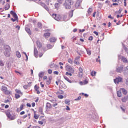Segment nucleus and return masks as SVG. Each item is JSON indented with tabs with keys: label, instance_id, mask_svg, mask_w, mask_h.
I'll use <instances>...</instances> for the list:
<instances>
[{
	"label": "nucleus",
	"instance_id": "obj_43",
	"mask_svg": "<svg viewBox=\"0 0 128 128\" xmlns=\"http://www.w3.org/2000/svg\"><path fill=\"white\" fill-rule=\"evenodd\" d=\"M72 16H74V10H72V12H70V17L72 18Z\"/></svg>",
	"mask_w": 128,
	"mask_h": 128
},
{
	"label": "nucleus",
	"instance_id": "obj_36",
	"mask_svg": "<svg viewBox=\"0 0 128 128\" xmlns=\"http://www.w3.org/2000/svg\"><path fill=\"white\" fill-rule=\"evenodd\" d=\"M21 97L20 94H16V100H18Z\"/></svg>",
	"mask_w": 128,
	"mask_h": 128
},
{
	"label": "nucleus",
	"instance_id": "obj_58",
	"mask_svg": "<svg viewBox=\"0 0 128 128\" xmlns=\"http://www.w3.org/2000/svg\"><path fill=\"white\" fill-rule=\"evenodd\" d=\"M82 98V97L81 96H79L78 97V98L76 99V101H78V100H80Z\"/></svg>",
	"mask_w": 128,
	"mask_h": 128
},
{
	"label": "nucleus",
	"instance_id": "obj_13",
	"mask_svg": "<svg viewBox=\"0 0 128 128\" xmlns=\"http://www.w3.org/2000/svg\"><path fill=\"white\" fill-rule=\"evenodd\" d=\"M4 50H6L5 52H10L11 50L10 47L8 45L4 46Z\"/></svg>",
	"mask_w": 128,
	"mask_h": 128
},
{
	"label": "nucleus",
	"instance_id": "obj_5",
	"mask_svg": "<svg viewBox=\"0 0 128 128\" xmlns=\"http://www.w3.org/2000/svg\"><path fill=\"white\" fill-rule=\"evenodd\" d=\"M56 83L57 86H61L64 88H66V86L62 80H58V82H56Z\"/></svg>",
	"mask_w": 128,
	"mask_h": 128
},
{
	"label": "nucleus",
	"instance_id": "obj_8",
	"mask_svg": "<svg viewBox=\"0 0 128 128\" xmlns=\"http://www.w3.org/2000/svg\"><path fill=\"white\" fill-rule=\"evenodd\" d=\"M40 4L44 8L47 12H50V8L44 3L40 2Z\"/></svg>",
	"mask_w": 128,
	"mask_h": 128
},
{
	"label": "nucleus",
	"instance_id": "obj_2",
	"mask_svg": "<svg viewBox=\"0 0 128 128\" xmlns=\"http://www.w3.org/2000/svg\"><path fill=\"white\" fill-rule=\"evenodd\" d=\"M11 112L10 110H8L6 112V114L7 116V117L10 118L11 120H14L16 119V116H13L10 114Z\"/></svg>",
	"mask_w": 128,
	"mask_h": 128
},
{
	"label": "nucleus",
	"instance_id": "obj_44",
	"mask_svg": "<svg viewBox=\"0 0 128 128\" xmlns=\"http://www.w3.org/2000/svg\"><path fill=\"white\" fill-rule=\"evenodd\" d=\"M47 48L48 50H52V46L50 44H48V45Z\"/></svg>",
	"mask_w": 128,
	"mask_h": 128
},
{
	"label": "nucleus",
	"instance_id": "obj_56",
	"mask_svg": "<svg viewBox=\"0 0 128 128\" xmlns=\"http://www.w3.org/2000/svg\"><path fill=\"white\" fill-rule=\"evenodd\" d=\"M68 62H69V64H72V59L68 60Z\"/></svg>",
	"mask_w": 128,
	"mask_h": 128
},
{
	"label": "nucleus",
	"instance_id": "obj_17",
	"mask_svg": "<svg viewBox=\"0 0 128 128\" xmlns=\"http://www.w3.org/2000/svg\"><path fill=\"white\" fill-rule=\"evenodd\" d=\"M44 76V72H41L39 74V78L40 80H42Z\"/></svg>",
	"mask_w": 128,
	"mask_h": 128
},
{
	"label": "nucleus",
	"instance_id": "obj_62",
	"mask_svg": "<svg viewBox=\"0 0 128 128\" xmlns=\"http://www.w3.org/2000/svg\"><path fill=\"white\" fill-rule=\"evenodd\" d=\"M117 2L118 4H122L121 0H118Z\"/></svg>",
	"mask_w": 128,
	"mask_h": 128
},
{
	"label": "nucleus",
	"instance_id": "obj_33",
	"mask_svg": "<svg viewBox=\"0 0 128 128\" xmlns=\"http://www.w3.org/2000/svg\"><path fill=\"white\" fill-rule=\"evenodd\" d=\"M124 79L122 77L118 76L116 79H114V80H122Z\"/></svg>",
	"mask_w": 128,
	"mask_h": 128
},
{
	"label": "nucleus",
	"instance_id": "obj_24",
	"mask_svg": "<svg viewBox=\"0 0 128 128\" xmlns=\"http://www.w3.org/2000/svg\"><path fill=\"white\" fill-rule=\"evenodd\" d=\"M121 90L122 92L124 95H126L128 94V91H126L124 88H121L120 91Z\"/></svg>",
	"mask_w": 128,
	"mask_h": 128
},
{
	"label": "nucleus",
	"instance_id": "obj_19",
	"mask_svg": "<svg viewBox=\"0 0 128 128\" xmlns=\"http://www.w3.org/2000/svg\"><path fill=\"white\" fill-rule=\"evenodd\" d=\"M6 90H8V88H6V86H2V91L4 92Z\"/></svg>",
	"mask_w": 128,
	"mask_h": 128
},
{
	"label": "nucleus",
	"instance_id": "obj_10",
	"mask_svg": "<svg viewBox=\"0 0 128 128\" xmlns=\"http://www.w3.org/2000/svg\"><path fill=\"white\" fill-rule=\"evenodd\" d=\"M34 56L36 58L38 56V51L36 47H34Z\"/></svg>",
	"mask_w": 128,
	"mask_h": 128
},
{
	"label": "nucleus",
	"instance_id": "obj_22",
	"mask_svg": "<svg viewBox=\"0 0 128 128\" xmlns=\"http://www.w3.org/2000/svg\"><path fill=\"white\" fill-rule=\"evenodd\" d=\"M24 104H22V106H20V108H18L17 111L20 112L24 110Z\"/></svg>",
	"mask_w": 128,
	"mask_h": 128
},
{
	"label": "nucleus",
	"instance_id": "obj_53",
	"mask_svg": "<svg viewBox=\"0 0 128 128\" xmlns=\"http://www.w3.org/2000/svg\"><path fill=\"white\" fill-rule=\"evenodd\" d=\"M121 109L124 112H126V108L125 107H121Z\"/></svg>",
	"mask_w": 128,
	"mask_h": 128
},
{
	"label": "nucleus",
	"instance_id": "obj_46",
	"mask_svg": "<svg viewBox=\"0 0 128 128\" xmlns=\"http://www.w3.org/2000/svg\"><path fill=\"white\" fill-rule=\"evenodd\" d=\"M58 6H59V4H58V3H56V4H55V8H56V10H58Z\"/></svg>",
	"mask_w": 128,
	"mask_h": 128
},
{
	"label": "nucleus",
	"instance_id": "obj_18",
	"mask_svg": "<svg viewBox=\"0 0 128 128\" xmlns=\"http://www.w3.org/2000/svg\"><path fill=\"white\" fill-rule=\"evenodd\" d=\"M36 44L39 48H42V44L40 41H37Z\"/></svg>",
	"mask_w": 128,
	"mask_h": 128
},
{
	"label": "nucleus",
	"instance_id": "obj_9",
	"mask_svg": "<svg viewBox=\"0 0 128 128\" xmlns=\"http://www.w3.org/2000/svg\"><path fill=\"white\" fill-rule=\"evenodd\" d=\"M82 0H78L76 4V8H78L80 6V5L82 4Z\"/></svg>",
	"mask_w": 128,
	"mask_h": 128
},
{
	"label": "nucleus",
	"instance_id": "obj_39",
	"mask_svg": "<svg viewBox=\"0 0 128 128\" xmlns=\"http://www.w3.org/2000/svg\"><path fill=\"white\" fill-rule=\"evenodd\" d=\"M87 54L89 56H92V51H90V50H86Z\"/></svg>",
	"mask_w": 128,
	"mask_h": 128
},
{
	"label": "nucleus",
	"instance_id": "obj_57",
	"mask_svg": "<svg viewBox=\"0 0 128 128\" xmlns=\"http://www.w3.org/2000/svg\"><path fill=\"white\" fill-rule=\"evenodd\" d=\"M54 74H56V76H58V74H60V72H58L55 71V72H54Z\"/></svg>",
	"mask_w": 128,
	"mask_h": 128
},
{
	"label": "nucleus",
	"instance_id": "obj_61",
	"mask_svg": "<svg viewBox=\"0 0 128 128\" xmlns=\"http://www.w3.org/2000/svg\"><path fill=\"white\" fill-rule=\"evenodd\" d=\"M80 73H82V72H84V70H82V68H80Z\"/></svg>",
	"mask_w": 128,
	"mask_h": 128
},
{
	"label": "nucleus",
	"instance_id": "obj_31",
	"mask_svg": "<svg viewBox=\"0 0 128 128\" xmlns=\"http://www.w3.org/2000/svg\"><path fill=\"white\" fill-rule=\"evenodd\" d=\"M65 104H68V106H70V100H65Z\"/></svg>",
	"mask_w": 128,
	"mask_h": 128
},
{
	"label": "nucleus",
	"instance_id": "obj_29",
	"mask_svg": "<svg viewBox=\"0 0 128 128\" xmlns=\"http://www.w3.org/2000/svg\"><path fill=\"white\" fill-rule=\"evenodd\" d=\"M50 42H56V38H52L50 39Z\"/></svg>",
	"mask_w": 128,
	"mask_h": 128
},
{
	"label": "nucleus",
	"instance_id": "obj_47",
	"mask_svg": "<svg viewBox=\"0 0 128 128\" xmlns=\"http://www.w3.org/2000/svg\"><path fill=\"white\" fill-rule=\"evenodd\" d=\"M66 76H72V72L70 73L68 72H66Z\"/></svg>",
	"mask_w": 128,
	"mask_h": 128
},
{
	"label": "nucleus",
	"instance_id": "obj_15",
	"mask_svg": "<svg viewBox=\"0 0 128 128\" xmlns=\"http://www.w3.org/2000/svg\"><path fill=\"white\" fill-rule=\"evenodd\" d=\"M4 54L6 58H10V51L5 52Z\"/></svg>",
	"mask_w": 128,
	"mask_h": 128
},
{
	"label": "nucleus",
	"instance_id": "obj_21",
	"mask_svg": "<svg viewBox=\"0 0 128 128\" xmlns=\"http://www.w3.org/2000/svg\"><path fill=\"white\" fill-rule=\"evenodd\" d=\"M10 8V6L9 4H7L5 6L4 10H8Z\"/></svg>",
	"mask_w": 128,
	"mask_h": 128
},
{
	"label": "nucleus",
	"instance_id": "obj_32",
	"mask_svg": "<svg viewBox=\"0 0 128 128\" xmlns=\"http://www.w3.org/2000/svg\"><path fill=\"white\" fill-rule=\"evenodd\" d=\"M50 68H58V66L56 65L55 64H52L50 66Z\"/></svg>",
	"mask_w": 128,
	"mask_h": 128
},
{
	"label": "nucleus",
	"instance_id": "obj_25",
	"mask_svg": "<svg viewBox=\"0 0 128 128\" xmlns=\"http://www.w3.org/2000/svg\"><path fill=\"white\" fill-rule=\"evenodd\" d=\"M46 107H47L48 110H50L52 108V104L50 103H48L46 104Z\"/></svg>",
	"mask_w": 128,
	"mask_h": 128
},
{
	"label": "nucleus",
	"instance_id": "obj_38",
	"mask_svg": "<svg viewBox=\"0 0 128 128\" xmlns=\"http://www.w3.org/2000/svg\"><path fill=\"white\" fill-rule=\"evenodd\" d=\"M88 84V81H85L84 82H80V84L81 86H84V84Z\"/></svg>",
	"mask_w": 128,
	"mask_h": 128
},
{
	"label": "nucleus",
	"instance_id": "obj_11",
	"mask_svg": "<svg viewBox=\"0 0 128 128\" xmlns=\"http://www.w3.org/2000/svg\"><path fill=\"white\" fill-rule=\"evenodd\" d=\"M118 58L120 60H123L124 62L128 64V59H126V58H124V57H122L120 55L118 56Z\"/></svg>",
	"mask_w": 128,
	"mask_h": 128
},
{
	"label": "nucleus",
	"instance_id": "obj_55",
	"mask_svg": "<svg viewBox=\"0 0 128 128\" xmlns=\"http://www.w3.org/2000/svg\"><path fill=\"white\" fill-rule=\"evenodd\" d=\"M83 76H84L83 73H79V78H82Z\"/></svg>",
	"mask_w": 128,
	"mask_h": 128
},
{
	"label": "nucleus",
	"instance_id": "obj_41",
	"mask_svg": "<svg viewBox=\"0 0 128 128\" xmlns=\"http://www.w3.org/2000/svg\"><path fill=\"white\" fill-rule=\"evenodd\" d=\"M80 96H84L86 98H88L89 96L88 94H84V93H81Z\"/></svg>",
	"mask_w": 128,
	"mask_h": 128
},
{
	"label": "nucleus",
	"instance_id": "obj_45",
	"mask_svg": "<svg viewBox=\"0 0 128 128\" xmlns=\"http://www.w3.org/2000/svg\"><path fill=\"white\" fill-rule=\"evenodd\" d=\"M39 118V116L37 115L36 113H34V118L36 120H38Z\"/></svg>",
	"mask_w": 128,
	"mask_h": 128
},
{
	"label": "nucleus",
	"instance_id": "obj_14",
	"mask_svg": "<svg viewBox=\"0 0 128 128\" xmlns=\"http://www.w3.org/2000/svg\"><path fill=\"white\" fill-rule=\"evenodd\" d=\"M25 30L29 36H32V31L28 27H26Z\"/></svg>",
	"mask_w": 128,
	"mask_h": 128
},
{
	"label": "nucleus",
	"instance_id": "obj_54",
	"mask_svg": "<svg viewBox=\"0 0 128 128\" xmlns=\"http://www.w3.org/2000/svg\"><path fill=\"white\" fill-rule=\"evenodd\" d=\"M34 88H35V90H39L40 89V87L38 86L37 85H36L35 86H34Z\"/></svg>",
	"mask_w": 128,
	"mask_h": 128
},
{
	"label": "nucleus",
	"instance_id": "obj_37",
	"mask_svg": "<svg viewBox=\"0 0 128 128\" xmlns=\"http://www.w3.org/2000/svg\"><path fill=\"white\" fill-rule=\"evenodd\" d=\"M96 72L94 71H92L91 72V76H96Z\"/></svg>",
	"mask_w": 128,
	"mask_h": 128
},
{
	"label": "nucleus",
	"instance_id": "obj_30",
	"mask_svg": "<svg viewBox=\"0 0 128 128\" xmlns=\"http://www.w3.org/2000/svg\"><path fill=\"white\" fill-rule=\"evenodd\" d=\"M118 96L119 98H122V93L121 90H119L118 92Z\"/></svg>",
	"mask_w": 128,
	"mask_h": 128
},
{
	"label": "nucleus",
	"instance_id": "obj_28",
	"mask_svg": "<svg viewBox=\"0 0 128 128\" xmlns=\"http://www.w3.org/2000/svg\"><path fill=\"white\" fill-rule=\"evenodd\" d=\"M16 56L18 58H22V54H20V53L19 52H16Z\"/></svg>",
	"mask_w": 128,
	"mask_h": 128
},
{
	"label": "nucleus",
	"instance_id": "obj_27",
	"mask_svg": "<svg viewBox=\"0 0 128 128\" xmlns=\"http://www.w3.org/2000/svg\"><path fill=\"white\" fill-rule=\"evenodd\" d=\"M4 94H6V95H7V96H9L11 94H12V92H10V90H8L6 91H5L4 92Z\"/></svg>",
	"mask_w": 128,
	"mask_h": 128
},
{
	"label": "nucleus",
	"instance_id": "obj_20",
	"mask_svg": "<svg viewBox=\"0 0 128 128\" xmlns=\"http://www.w3.org/2000/svg\"><path fill=\"white\" fill-rule=\"evenodd\" d=\"M16 92L20 96H23V93L20 90H16Z\"/></svg>",
	"mask_w": 128,
	"mask_h": 128
},
{
	"label": "nucleus",
	"instance_id": "obj_60",
	"mask_svg": "<svg viewBox=\"0 0 128 128\" xmlns=\"http://www.w3.org/2000/svg\"><path fill=\"white\" fill-rule=\"evenodd\" d=\"M80 56H77L76 59H75V62H76V60H80Z\"/></svg>",
	"mask_w": 128,
	"mask_h": 128
},
{
	"label": "nucleus",
	"instance_id": "obj_6",
	"mask_svg": "<svg viewBox=\"0 0 128 128\" xmlns=\"http://www.w3.org/2000/svg\"><path fill=\"white\" fill-rule=\"evenodd\" d=\"M66 72H71V74H74V68L68 64L66 66Z\"/></svg>",
	"mask_w": 128,
	"mask_h": 128
},
{
	"label": "nucleus",
	"instance_id": "obj_12",
	"mask_svg": "<svg viewBox=\"0 0 128 128\" xmlns=\"http://www.w3.org/2000/svg\"><path fill=\"white\" fill-rule=\"evenodd\" d=\"M122 70H124V66H121L120 67H118L117 68H116V72H118V73H121L122 72Z\"/></svg>",
	"mask_w": 128,
	"mask_h": 128
},
{
	"label": "nucleus",
	"instance_id": "obj_16",
	"mask_svg": "<svg viewBox=\"0 0 128 128\" xmlns=\"http://www.w3.org/2000/svg\"><path fill=\"white\" fill-rule=\"evenodd\" d=\"M92 8H90L88 11L87 16H90V14H92Z\"/></svg>",
	"mask_w": 128,
	"mask_h": 128
},
{
	"label": "nucleus",
	"instance_id": "obj_63",
	"mask_svg": "<svg viewBox=\"0 0 128 128\" xmlns=\"http://www.w3.org/2000/svg\"><path fill=\"white\" fill-rule=\"evenodd\" d=\"M24 88L25 90H27L28 88V86H24Z\"/></svg>",
	"mask_w": 128,
	"mask_h": 128
},
{
	"label": "nucleus",
	"instance_id": "obj_26",
	"mask_svg": "<svg viewBox=\"0 0 128 128\" xmlns=\"http://www.w3.org/2000/svg\"><path fill=\"white\" fill-rule=\"evenodd\" d=\"M44 37L46 38H50V33L48 32V33H46L44 34Z\"/></svg>",
	"mask_w": 128,
	"mask_h": 128
},
{
	"label": "nucleus",
	"instance_id": "obj_1",
	"mask_svg": "<svg viewBox=\"0 0 128 128\" xmlns=\"http://www.w3.org/2000/svg\"><path fill=\"white\" fill-rule=\"evenodd\" d=\"M72 4H74V1L72 0H67L66 1L64 6L66 10H70L72 8L71 6H72Z\"/></svg>",
	"mask_w": 128,
	"mask_h": 128
},
{
	"label": "nucleus",
	"instance_id": "obj_35",
	"mask_svg": "<svg viewBox=\"0 0 128 128\" xmlns=\"http://www.w3.org/2000/svg\"><path fill=\"white\" fill-rule=\"evenodd\" d=\"M128 97H124L122 100V102H126L128 101Z\"/></svg>",
	"mask_w": 128,
	"mask_h": 128
},
{
	"label": "nucleus",
	"instance_id": "obj_40",
	"mask_svg": "<svg viewBox=\"0 0 128 128\" xmlns=\"http://www.w3.org/2000/svg\"><path fill=\"white\" fill-rule=\"evenodd\" d=\"M114 83L116 84H120V82H122V80H114Z\"/></svg>",
	"mask_w": 128,
	"mask_h": 128
},
{
	"label": "nucleus",
	"instance_id": "obj_23",
	"mask_svg": "<svg viewBox=\"0 0 128 128\" xmlns=\"http://www.w3.org/2000/svg\"><path fill=\"white\" fill-rule=\"evenodd\" d=\"M38 26L40 30H42V22H38Z\"/></svg>",
	"mask_w": 128,
	"mask_h": 128
},
{
	"label": "nucleus",
	"instance_id": "obj_42",
	"mask_svg": "<svg viewBox=\"0 0 128 128\" xmlns=\"http://www.w3.org/2000/svg\"><path fill=\"white\" fill-rule=\"evenodd\" d=\"M122 8H120L119 11H117L116 12V14H122Z\"/></svg>",
	"mask_w": 128,
	"mask_h": 128
},
{
	"label": "nucleus",
	"instance_id": "obj_52",
	"mask_svg": "<svg viewBox=\"0 0 128 128\" xmlns=\"http://www.w3.org/2000/svg\"><path fill=\"white\" fill-rule=\"evenodd\" d=\"M39 112H40L41 114H43V109H42V108H40V109H39Z\"/></svg>",
	"mask_w": 128,
	"mask_h": 128
},
{
	"label": "nucleus",
	"instance_id": "obj_4",
	"mask_svg": "<svg viewBox=\"0 0 128 128\" xmlns=\"http://www.w3.org/2000/svg\"><path fill=\"white\" fill-rule=\"evenodd\" d=\"M10 14L14 18H14H12V22H16V20H18V14H16V13L14 12L12 10L11 11Z\"/></svg>",
	"mask_w": 128,
	"mask_h": 128
},
{
	"label": "nucleus",
	"instance_id": "obj_34",
	"mask_svg": "<svg viewBox=\"0 0 128 128\" xmlns=\"http://www.w3.org/2000/svg\"><path fill=\"white\" fill-rule=\"evenodd\" d=\"M0 66H4V62L2 60H0Z\"/></svg>",
	"mask_w": 128,
	"mask_h": 128
},
{
	"label": "nucleus",
	"instance_id": "obj_51",
	"mask_svg": "<svg viewBox=\"0 0 128 128\" xmlns=\"http://www.w3.org/2000/svg\"><path fill=\"white\" fill-rule=\"evenodd\" d=\"M51 83H52V81H51V80H48V81L46 82V84H47L48 85L50 84Z\"/></svg>",
	"mask_w": 128,
	"mask_h": 128
},
{
	"label": "nucleus",
	"instance_id": "obj_59",
	"mask_svg": "<svg viewBox=\"0 0 128 128\" xmlns=\"http://www.w3.org/2000/svg\"><path fill=\"white\" fill-rule=\"evenodd\" d=\"M66 110L70 111V108L69 106H67V107H66Z\"/></svg>",
	"mask_w": 128,
	"mask_h": 128
},
{
	"label": "nucleus",
	"instance_id": "obj_49",
	"mask_svg": "<svg viewBox=\"0 0 128 128\" xmlns=\"http://www.w3.org/2000/svg\"><path fill=\"white\" fill-rule=\"evenodd\" d=\"M58 2H59V4H62L64 2V0H57Z\"/></svg>",
	"mask_w": 128,
	"mask_h": 128
},
{
	"label": "nucleus",
	"instance_id": "obj_64",
	"mask_svg": "<svg viewBox=\"0 0 128 128\" xmlns=\"http://www.w3.org/2000/svg\"><path fill=\"white\" fill-rule=\"evenodd\" d=\"M38 124H40V125H43L44 124V122H41V121H39Z\"/></svg>",
	"mask_w": 128,
	"mask_h": 128
},
{
	"label": "nucleus",
	"instance_id": "obj_3",
	"mask_svg": "<svg viewBox=\"0 0 128 128\" xmlns=\"http://www.w3.org/2000/svg\"><path fill=\"white\" fill-rule=\"evenodd\" d=\"M58 98L60 100H64V96H62V94H64V92L62 90H59L56 93Z\"/></svg>",
	"mask_w": 128,
	"mask_h": 128
},
{
	"label": "nucleus",
	"instance_id": "obj_7",
	"mask_svg": "<svg viewBox=\"0 0 128 128\" xmlns=\"http://www.w3.org/2000/svg\"><path fill=\"white\" fill-rule=\"evenodd\" d=\"M52 18H54L57 22H60L62 20V16H58L56 14H52Z\"/></svg>",
	"mask_w": 128,
	"mask_h": 128
},
{
	"label": "nucleus",
	"instance_id": "obj_48",
	"mask_svg": "<svg viewBox=\"0 0 128 128\" xmlns=\"http://www.w3.org/2000/svg\"><path fill=\"white\" fill-rule=\"evenodd\" d=\"M93 40H94V37L92 36H90L88 38V40H90L91 42Z\"/></svg>",
	"mask_w": 128,
	"mask_h": 128
},
{
	"label": "nucleus",
	"instance_id": "obj_50",
	"mask_svg": "<svg viewBox=\"0 0 128 128\" xmlns=\"http://www.w3.org/2000/svg\"><path fill=\"white\" fill-rule=\"evenodd\" d=\"M48 74H52V70H48Z\"/></svg>",
	"mask_w": 128,
	"mask_h": 128
}]
</instances>
